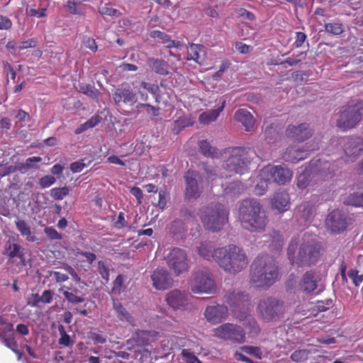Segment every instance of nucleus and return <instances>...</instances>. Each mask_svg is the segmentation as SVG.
I'll return each instance as SVG.
<instances>
[{
	"label": "nucleus",
	"mask_w": 363,
	"mask_h": 363,
	"mask_svg": "<svg viewBox=\"0 0 363 363\" xmlns=\"http://www.w3.org/2000/svg\"><path fill=\"white\" fill-rule=\"evenodd\" d=\"M238 218L242 227L251 233L264 231L267 224V218L262 210V206L255 199H245L240 202Z\"/></svg>",
	"instance_id": "obj_1"
},
{
	"label": "nucleus",
	"mask_w": 363,
	"mask_h": 363,
	"mask_svg": "<svg viewBox=\"0 0 363 363\" xmlns=\"http://www.w3.org/2000/svg\"><path fill=\"white\" fill-rule=\"evenodd\" d=\"M298 241L292 239L287 248L288 258L293 265L298 267H310L315 265L320 257V245L315 240L303 242L296 253Z\"/></svg>",
	"instance_id": "obj_2"
},
{
	"label": "nucleus",
	"mask_w": 363,
	"mask_h": 363,
	"mask_svg": "<svg viewBox=\"0 0 363 363\" xmlns=\"http://www.w3.org/2000/svg\"><path fill=\"white\" fill-rule=\"evenodd\" d=\"M216 262L224 271L237 274L248 264V259L244 250L235 245L218 247L216 251Z\"/></svg>",
	"instance_id": "obj_3"
},
{
	"label": "nucleus",
	"mask_w": 363,
	"mask_h": 363,
	"mask_svg": "<svg viewBox=\"0 0 363 363\" xmlns=\"http://www.w3.org/2000/svg\"><path fill=\"white\" fill-rule=\"evenodd\" d=\"M278 277V267L269 257H257L251 265L250 281L256 287H269L275 283Z\"/></svg>",
	"instance_id": "obj_4"
},
{
	"label": "nucleus",
	"mask_w": 363,
	"mask_h": 363,
	"mask_svg": "<svg viewBox=\"0 0 363 363\" xmlns=\"http://www.w3.org/2000/svg\"><path fill=\"white\" fill-rule=\"evenodd\" d=\"M204 228L212 232L220 231L228 220V211L221 203H211L199 211Z\"/></svg>",
	"instance_id": "obj_5"
},
{
	"label": "nucleus",
	"mask_w": 363,
	"mask_h": 363,
	"mask_svg": "<svg viewBox=\"0 0 363 363\" xmlns=\"http://www.w3.org/2000/svg\"><path fill=\"white\" fill-rule=\"evenodd\" d=\"M363 115V100L352 99L337 113L336 125L346 131L356 127Z\"/></svg>",
	"instance_id": "obj_6"
},
{
	"label": "nucleus",
	"mask_w": 363,
	"mask_h": 363,
	"mask_svg": "<svg viewBox=\"0 0 363 363\" xmlns=\"http://www.w3.org/2000/svg\"><path fill=\"white\" fill-rule=\"evenodd\" d=\"M230 155L224 162L223 167L227 171L243 174L247 165L256 156L255 151L249 147H235L229 151Z\"/></svg>",
	"instance_id": "obj_7"
},
{
	"label": "nucleus",
	"mask_w": 363,
	"mask_h": 363,
	"mask_svg": "<svg viewBox=\"0 0 363 363\" xmlns=\"http://www.w3.org/2000/svg\"><path fill=\"white\" fill-rule=\"evenodd\" d=\"M224 302L237 319L242 320L246 318L250 304L247 294L238 289L228 290L224 296Z\"/></svg>",
	"instance_id": "obj_8"
},
{
	"label": "nucleus",
	"mask_w": 363,
	"mask_h": 363,
	"mask_svg": "<svg viewBox=\"0 0 363 363\" xmlns=\"http://www.w3.org/2000/svg\"><path fill=\"white\" fill-rule=\"evenodd\" d=\"M285 311L284 301L274 297L263 298L257 305V312L265 322L279 320L283 317Z\"/></svg>",
	"instance_id": "obj_9"
},
{
	"label": "nucleus",
	"mask_w": 363,
	"mask_h": 363,
	"mask_svg": "<svg viewBox=\"0 0 363 363\" xmlns=\"http://www.w3.org/2000/svg\"><path fill=\"white\" fill-rule=\"evenodd\" d=\"M164 260L168 267L176 276H179L187 272L189 268L186 252L179 247L171 249L164 256Z\"/></svg>",
	"instance_id": "obj_10"
},
{
	"label": "nucleus",
	"mask_w": 363,
	"mask_h": 363,
	"mask_svg": "<svg viewBox=\"0 0 363 363\" xmlns=\"http://www.w3.org/2000/svg\"><path fill=\"white\" fill-rule=\"evenodd\" d=\"M338 169L337 164L335 162L318 160L311 167L313 179L315 183L326 182L332 179Z\"/></svg>",
	"instance_id": "obj_11"
},
{
	"label": "nucleus",
	"mask_w": 363,
	"mask_h": 363,
	"mask_svg": "<svg viewBox=\"0 0 363 363\" xmlns=\"http://www.w3.org/2000/svg\"><path fill=\"white\" fill-rule=\"evenodd\" d=\"M215 335L224 340L242 344L245 342V333L243 328L235 324L224 323L215 329Z\"/></svg>",
	"instance_id": "obj_12"
},
{
	"label": "nucleus",
	"mask_w": 363,
	"mask_h": 363,
	"mask_svg": "<svg viewBox=\"0 0 363 363\" xmlns=\"http://www.w3.org/2000/svg\"><path fill=\"white\" fill-rule=\"evenodd\" d=\"M262 175L265 179L284 185L291 180L292 172L286 167L268 165L262 169Z\"/></svg>",
	"instance_id": "obj_13"
},
{
	"label": "nucleus",
	"mask_w": 363,
	"mask_h": 363,
	"mask_svg": "<svg viewBox=\"0 0 363 363\" xmlns=\"http://www.w3.org/2000/svg\"><path fill=\"white\" fill-rule=\"evenodd\" d=\"M191 290L194 294H212L216 291L215 282L208 273L199 271L194 275Z\"/></svg>",
	"instance_id": "obj_14"
},
{
	"label": "nucleus",
	"mask_w": 363,
	"mask_h": 363,
	"mask_svg": "<svg viewBox=\"0 0 363 363\" xmlns=\"http://www.w3.org/2000/svg\"><path fill=\"white\" fill-rule=\"evenodd\" d=\"M325 222L327 229L334 234L342 233L348 225L347 216L339 209L330 212Z\"/></svg>",
	"instance_id": "obj_15"
},
{
	"label": "nucleus",
	"mask_w": 363,
	"mask_h": 363,
	"mask_svg": "<svg viewBox=\"0 0 363 363\" xmlns=\"http://www.w3.org/2000/svg\"><path fill=\"white\" fill-rule=\"evenodd\" d=\"M199 174L194 171H188L184 175V199L188 202L198 199L203 191L199 184Z\"/></svg>",
	"instance_id": "obj_16"
},
{
	"label": "nucleus",
	"mask_w": 363,
	"mask_h": 363,
	"mask_svg": "<svg viewBox=\"0 0 363 363\" xmlns=\"http://www.w3.org/2000/svg\"><path fill=\"white\" fill-rule=\"evenodd\" d=\"M344 153L352 162L363 153V138L361 137H348L343 140Z\"/></svg>",
	"instance_id": "obj_17"
},
{
	"label": "nucleus",
	"mask_w": 363,
	"mask_h": 363,
	"mask_svg": "<svg viewBox=\"0 0 363 363\" xmlns=\"http://www.w3.org/2000/svg\"><path fill=\"white\" fill-rule=\"evenodd\" d=\"M113 100L116 105L135 104L138 101L137 94L127 84L118 86L113 93Z\"/></svg>",
	"instance_id": "obj_18"
},
{
	"label": "nucleus",
	"mask_w": 363,
	"mask_h": 363,
	"mask_svg": "<svg viewBox=\"0 0 363 363\" xmlns=\"http://www.w3.org/2000/svg\"><path fill=\"white\" fill-rule=\"evenodd\" d=\"M320 273L315 269L306 271L301 277L298 282V289L306 294L313 292L318 288V284L320 281Z\"/></svg>",
	"instance_id": "obj_19"
},
{
	"label": "nucleus",
	"mask_w": 363,
	"mask_h": 363,
	"mask_svg": "<svg viewBox=\"0 0 363 363\" xmlns=\"http://www.w3.org/2000/svg\"><path fill=\"white\" fill-rule=\"evenodd\" d=\"M313 148H310L307 144L294 145L289 146L283 155V159L286 162L296 163L306 159Z\"/></svg>",
	"instance_id": "obj_20"
},
{
	"label": "nucleus",
	"mask_w": 363,
	"mask_h": 363,
	"mask_svg": "<svg viewBox=\"0 0 363 363\" xmlns=\"http://www.w3.org/2000/svg\"><path fill=\"white\" fill-rule=\"evenodd\" d=\"M153 286L157 290H165L173 285L174 280L169 272L164 268H157L151 274Z\"/></svg>",
	"instance_id": "obj_21"
},
{
	"label": "nucleus",
	"mask_w": 363,
	"mask_h": 363,
	"mask_svg": "<svg viewBox=\"0 0 363 363\" xmlns=\"http://www.w3.org/2000/svg\"><path fill=\"white\" fill-rule=\"evenodd\" d=\"M313 135L309 124L303 123L298 125H290L286 130V135L294 141L303 142Z\"/></svg>",
	"instance_id": "obj_22"
},
{
	"label": "nucleus",
	"mask_w": 363,
	"mask_h": 363,
	"mask_svg": "<svg viewBox=\"0 0 363 363\" xmlns=\"http://www.w3.org/2000/svg\"><path fill=\"white\" fill-rule=\"evenodd\" d=\"M228 314V308L226 306L216 304L206 307L204 315L206 320L212 324H217L224 320Z\"/></svg>",
	"instance_id": "obj_23"
},
{
	"label": "nucleus",
	"mask_w": 363,
	"mask_h": 363,
	"mask_svg": "<svg viewBox=\"0 0 363 363\" xmlns=\"http://www.w3.org/2000/svg\"><path fill=\"white\" fill-rule=\"evenodd\" d=\"M165 301L174 310L183 309L187 304L188 293L178 289L172 290L167 294Z\"/></svg>",
	"instance_id": "obj_24"
},
{
	"label": "nucleus",
	"mask_w": 363,
	"mask_h": 363,
	"mask_svg": "<svg viewBox=\"0 0 363 363\" xmlns=\"http://www.w3.org/2000/svg\"><path fill=\"white\" fill-rule=\"evenodd\" d=\"M234 119L242 123L247 131H250L254 128V117L247 109L240 108L237 110L234 114Z\"/></svg>",
	"instance_id": "obj_25"
},
{
	"label": "nucleus",
	"mask_w": 363,
	"mask_h": 363,
	"mask_svg": "<svg viewBox=\"0 0 363 363\" xmlns=\"http://www.w3.org/2000/svg\"><path fill=\"white\" fill-rule=\"evenodd\" d=\"M157 333L152 330H137L132 340L137 346L143 347L150 345L156 338Z\"/></svg>",
	"instance_id": "obj_26"
},
{
	"label": "nucleus",
	"mask_w": 363,
	"mask_h": 363,
	"mask_svg": "<svg viewBox=\"0 0 363 363\" xmlns=\"http://www.w3.org/2000/svg\"><path fill=\"white\" fill-rule=\"evenodd\" d=\"M206 50L202 45L191 44L187 50V60H194L199 65L205 62Z\"/></svg>",
	"instance_id": "obj_27"
},
{
	"label": "nucleus",
	"mask_w": 363,
	"mask_h": 363,
	"mask_svg": "<svg viewBox=\"0 0 363 363\" xmlns=\"http://www.w3.org/2000/svg\"><path fill=\"white\" fill-rule=\"evenodd\" d=\"M289 206V196L286 191H277L272 199V206L279 212L286 211Z\"/></svg>",
	"instance_id": "obj_28"
},
{
	"label": "nucleus",
	"mask_w": 363,
	"mask_h": 363,
	"mask_svg": "<svg viewBox=\"0 0 363 363\" xmlns=\"http://www.w3.org/2000/svg\"><path fill=\"white\" fill-rule=\"evenodd\" d=\"M217 248H215V245L211 241H204L201 242L197 247V251L199 255L203 259L208 261L216 262V251Z\"/></svg>",
	"instance_id": "obj_29"
},
{
	"label": "nucleus",
	"mask_w": 363,
	"mask_h": 363,
	"mask_svg": "<svg viewBox=\"0 0 363 363\" xmlns=\"http://www.w3.org/2000/svg\"><path fill=\"white\" fill-rule=\"evenodd\" d=\"M113 308L116 313L117 318L121 321L126 322L131 325H135L134 318L118 299H113Z\"/></svg>",
	"instance_id": "obj_30"
},
{
	"label": "nucleus",
	"mask_w": 363,
	"mask_h": 363,
	"mask_svg": "<svg viewBox=\"0 0 363 363\" xmlns=\"http://www.w3.org/2000/svg\"><path fill=\"white\" fill-rule=\"evenodd\" d=\"M147 65L153 72L160 75H167L169 73V65L162 59L150 57L147 60Z\"/></svg>",
	"instance_id": "obj_31"
},
{
	"label": "nucleus",
	"mask_w": 363,
	"mask_h": 363,
	"mask_svg": "<svg viewBox=\"0 0 363 363\" xmlns=\"http://www.w3.org/2000/svg\"><path fill=\"white\" fill-rule=\"evenodd\" d=\"M225 105V101H222L221 105L216 109H211L202 113L199 116V121L203 124H209L211 122L216 121L220 112L223 111Z\"/></svg>",
	"instance_id": "obj_32"
},
{
	"label": "nucleus",
	"mask_w": 363,
	"mask_h": 363,
	"mask_svg": "<svg viewBox=\"0 0 363 363\" xmlns=\"http://www.w3.org/2000/svg\"><path fill=\"white\" fill-rule=\"evenodd\" d=\"M4 255L9 257V260L15 257H22L24 255V251L22 247L14 242H11L10 240L7 241L4 246Z\"/></svg>",
	"instance_id": "obj_33"
},
{
	"label": "nucleus",
	"mask_w": 363,
	"mask_h": 363,
	"mask_svg": "<svg viewBox=\"0 0 363 363\" xmlns=\"http://www.w3.org/2000/svg\"><path fill=\"white\" fill-rule=\"evenodd\" d=\"M77 89L79 92L85 94L94 101H99L100 91L94 85L80 82L78 84Z\"/></svg>",
	"instance_id": "obj_34"
},
{
	"label": "nucleus",
	"mask_w": 363,
	"mask_h": 363,
	"mask_svg": "<svg viewBox=\"0 0 363 363\" xmlns=\"http://www.w3.org/2000/svg\"><path fill=\"white\" fill-rule=\"evenodd\" d=\"M316 184L315 180L313 179L312 170L305 169L297 177V186L301 189H304L308 186H314Z\"/></svg>",
	"instance_id": "obj_35"
},
{
	"label": "nucleus",
	"mask_w": 363,
	"mask_h": 363,
	"mask_svg": "<svg viewBox=\"0 0 363 363\" xmlns=\"http://www.w3.org/2000/svg\"><path fill=\"white\" fill-rule=\"evenodd\" d=\"M298 218L304 222H310L315 214L314 206L307 202L300 205L298 208Z\"/></svg>",
	"instance_id": "obj_36"
},
{
	"label": "nucleus",
	"mask_w": 363,
	"mask_h": 363,
	"mask_svg": "<svg viewBox=\"0 0 363 363\" xmlns=\"http://www.w3.org/2000/svg\"><path fill=\"white\" fill-rule=\"evenodd\" d=\"M17 230L20 232L22 236L26 237V240L28 242H35L36 237L31 233L30 225L24 220H17L15 221Z\"/></svg>",
	"instance_id": "obj_37"
},
{
	"label": "nucleus",
	"mask_w": 363,
	"mask_h": 363,
	"mask_svg": "<svg viewBox=\"0 0 363 363\" xmlns=\"http://www.w3.org/2000/svg\"><path fill=\"white\" fill-rule=\"evenodd\" d=\"M199 150L202 155L207 157L216 158L218 157V150L211 145L209 142L203 140L199 143Z\"/></svg>",
	"instance_id": "obj_38"
},
{
	"label": "nucleus",
	"mask_w": 363,
	"mask_h": 363,
	"mask_svg": "<svg viewBox=\"0 0 363 363\" xmlns=\"http://www.w3.org/2000/svg\"><path fill=\"white\" fill-rule=\"evenodd\" d=\"M244 191L243 184L238 181L230 182L225 189L224 194L227 196L237 197Z\"/></svg>",
	"instance_id": "obj_39"
},
{
	"label": "nucleus",
	"mask_w": 363,
	"mask_h": 363,
	"mask_svg": "<svg viewBox=\"0 0 363 363\" xmlns=\"http://www.w3.org/2000/svg\"><path fill=\"white\" fill-rule=\"evenodd\" d=\"M324 28L326 33L335 36L340 35L345 30L344 25L340 20L325 23Z\"/></svg>",
	"instance_id": "obj_40"
},
{
	"label": "nucleus",
	"mask_w": 363,
	"mask_h": 363,
	"mask_svg": "<svg viewBox=\"0 0 363 363\" xmlns=\"http://www.w3.org/2000/svg\"><path fill=\"white\" fill-rule=\"evenodd\" d=\"M244 321L243 325L248 330V333L252 335H257L260 332V328L257 321L247 311V316L245 318L242 320Z\"/></svg>",
	"instance_id": "obj_41"
},
{
	"label": "nucleus",
	"mask_w": 363,
	"mask_h": 363,
	"mask_svg": "<svg viewBox=\"0 0 363 363\" xmlns=\"http://www.w3.org/2000/svg\"><path fill=\"white\" fill-rule=\"evenodd\" d=\"M272 183L270 179H265L262 175V171L259 174V181L256 184L254 191L256 195L262 196L265 194L269 188V184Z\"/></svg>",
	"instance_id": "obj_42"
},
{
	"label": "nucleus",
	"mask_w": 363,
	"mask_h": 363,
	"mask_svg": "<svg viewBox=\"0 0 363 363\" xmlns=\"http://www.w3.org/2000/svg\"><path fill=\"white\" fill-rule=\"evenodd\" d=\"M347 205L363 208V193L356 192L350 194L345 201Z\"/></svg>",
	"instance_id": "obj_43"
},
{
	"label": "nucleus",
	"mask_w": 363,
	"mask_h": 363,
	"mask_svg": "<svg viewBox=\"0 0 363 363\" xmlns=\"http://www.w3.org/2000/svg\"><path fill=\"white\" fill-rule=\"evenodd\" d=\"M264 135L268 143H274L279 137V133L272 124L266 126Z\"/></svg>",
	"instance_id": "obj_44"
},
{
	"label": "nucleus",
	"mask_w": 363,
	"mask_h": 363,
	"mask_svg": "<svg viewBox=\"0 0 363 363\" xmlns=\"http://www.w3.org/2000/svg\"><path fill=\"white\" fill-rule=\"evenodd\" d=\"M69 193V189L67 186L53 188L50 190V196L57 201L62 200Z\"/></svg>",
	"instance_id": "obj_45"
},
{
	"label": "nucleus",
	"mask_w": 363,
	"mask_h": 363,
	"mask_svg": "<svg viewBox=\"0 0 363 363\" xmlns=\"http://www.w3.org/2000/svg\"><path fill=\"white\" fill-rule=\"evenodd\" d=\"M271 237L272 247L277 251L281 250L284 245L283 235L278 231H273Z\"/></svg>",
	"instance_id": "obj_46"
},
{
	"label": "nucleus",
	"mask_w": 363,
	"mask_h": 363,
	"mask_svg": "<svg viewBox=\"0 0 363 363\" xmlns=\"http://www.w3.org/2000/svg\"><path fill=\"white\" fill-rule=\"evenodd\" d=\"M310 352L307 350H295L290 356L291 359L295 362H301L308 359Z\"/></svg>",
	"instance_id": "obj_47"
},
{
	"label": "nucleus",
	"mask_w": 363,
	"mask_h": 363,
	"mask_svg": "<svg viewBox=\"0 0 363 363\" xmlns=\"http://www.w3.org/2000/svg\"><path fill=\"white\" fill-rule=\"evenodd\" d=\"M99 12L103 16H108L111 17H119L122 13L117 9L109 7L108 4L100 6L99 8Z\"/></svg>",
	"instance_id": "obj_48"
},
{
	"label": "nucleus",
	"mask_w": 363,
	"mask_h": 363,
	"mask_svg": "<svg viewBox=\"0 0 363 363\" xmlns=\"http://www.w3.org/2000/svg\"><path fill=\"white\" fill-rule=\"evenodd\" d=\"M240 350L246 354L253 355L256 358L260 359L262 357V352L259 347L254 346H242Z\"/></svg>",
	"instance_id": "obj_49"
},
{
	"label": "nucleus",
	"mask_w": 363,
	"mask_h": 363,
	"mask_svg": "<svg viewBox=\"0 0 363 363\" xmlns=\"http://www.w3.org/2000/svg\"><path fill=\"white\" fill-rule=\"evenodd\" d=\"M63 295L67 301L72 304H78L84 301L82 296L76 295L73 291H63Z\"/></svg>",
	"instance_id": "obj_50"
},
{
	"label": "nucleus",
	"mask_w": 363,
	"mask_h": 363,
	"mask_svg": "<svg viewBox=\"0 0 363 363\" xmlns=\"http://www.w3.org/2000/svg\"><path fill=\"white\" fill-rule=\"evenodd\" d=\"M347 276L352 280L353 284L358 286L363 281V274H359V271L356 269H350Z\"/></svg>",
	"instance_id": "obj_51"
},
{
	"label": "nucleus",
	"mask_w": 363,
	"mask_h": 363,
	"mask_svg": "<svg viewBox=\"0 0 363 363\" xmlns=\"http://www.w3.org/2000/svg\"><path fill=\"white\" fill-rule=\"evenodd\" d=\"M84 161L85 159H83L72 162L70 164V170L74 173H78L82 172L85 167H87L91 163L90 160H89L87 163H85Z\"/></svg>",
	"instance_id": "obj_52"
},
{
	"label": "nucleus",
	"mask_w": 363,
	"mask_h": 363,
	"mask_svg": "<svg viewBox=\"0 0 363 363\" xmlns=\"http://www.w3.org/2000/svg\"><path fill=\"white\" fill-rule=\"evenodd\" d=\"M98 269L99 272L103 279L106 281V282H108L109 281V269L105 265L103 261H99L98 262Z\"/></svg>",
	"instance_id": "obj_53"
},
{
	"label": "nucleus",
	"mask_w": 363,
	"mask_h": 363,
	"mask_svg": "<svg viewBox=\"0 0 363 363\" xmlns=\"http://www.w3.org/2000/svg\"><path fill=\"white\" fill-rule=\"evenodd\" d=\"M182 355L186 359V363H202L193 352H189L188 350L184 349L182 352Z\"/></svg>",
	"instance_id": "obj_54"
},
{
	"label": "nucleus",
	"mask_w": 363,
	"mask_h": 363,
	"mask_svg": "<svg viewBox=\"0 0 363 363\" xmlns=\"http://www.w3.org/2000/svg\"><path fill=\"white\" fill-rule=\"evenodd\" d=\"M56 182V179L52 175H46L39 180V184L41 188L45 189L50 186Z\"/></svg>",
	"instance_id": "obj_55"
},
{
	"label": "nucleus",
	"mask_w": 363,
	"mask_h": 363,
	"mask_svg": "<svg viewBox=\"0 0 363 363\" xmlns=\"http://www.w3.org/2000/svg\"><path fill=\"white\" fill-rule=\"evenodd\" d=\"M167 199H168V194H167V191L162 190V189L160 190L159 191V201L157 203V206L162 211H163L166 207Z\"/></svg>",
	"instance_id": "obj_56"
},
{
	"label": "nucleus",
	"mask_w": 363,
	"mask_h": 363,
	"mask_svg": "<svg viewBox=\"0 0 363 363\" xmlns=\"http://www.w3.org/2000/svg\"><path fill=\"white\" fill-rule=\"evenodd\" d=\"M140 86L143 89H146L151 94H157L160 92V87L157 84H151L143 81L140 83Z\"/></svg>",
	"instance_id": "obj_57"
},
{
	"label": "nucleus",
	"mask_w": 363,
	"mask_h": 363,
	"mask_svg": "<svg viewBox=\"0 0 363 363\" xmlns=\"http://www.w3.org/2000/svg\"><path fill=\"white\" fill-rule=\"evenodd\" d=\"M44 232L45 235L50 239V240H61L62 235L60 233H59L56 229H55L53 227H46L44 229Z\"/></svg>",
	"instance_id": "obj_58"
},
{
	"label": "nucleus",
	"mask_w": 363,
	"mask_h": 363,
	"mask_svg": "<svg viewBox=\"0 0 363 363\" xmlns=\"http://www.w3.org/2000/svg\"><path fill=\"white\" fill-rule=\"evenodd\" d=\"M307 35L306 33L298 31L296 33L295 41L293 46L296 48H301L303 43L306 40Z\"/></svg>",
	"instance_id": "obj_59"
},
{
	"label": "nucleus",
	"mask_w": 363,
	"mask_h": 363,
	"mask_svg": "<svg viewBox=\"0 0 363 363\" xmlns=\"http://www.w3.org/2000/svg\"><path fill=\"white\" fill-rule=\"evenodd\" d=\"M47 9L46 8H42L40 9H26V13L27 15L30 16H37L38 18H43L47 16L46 13Z\"/></svg>",
	"instance_id": "obj_60"
},
{
	"label": "nucleus",
	"mask_w": 363,
	"mask_h": 363,
	"mask_svg": "<svg viewBox=\"0 0 363 363\" xmlns=\"http://www.w3.org/2000/svg\"><path fill=\"white\" fill-rule=\"evenodd\" d=\"M1 163H2L3 177H4L7 175H9L11 174H13V173L16 172V171H18V168L16 167V165L9 164V162L4 163V162H2Z\"/></svg>",
	"instance_id": "obj_61"
},
{
	"label": "nucleus",
	"mask_w": 363,
	"mask_h": 363,
	"mask_svg": "<svg viewBox=\"0 0 363 363\" xmlns=\"http://www.w3.org/2000/svg\"><path fill=\"white\" fill-rule=\"evenodd\" d=\"M189 121L186 118H179L174 121V130L179 133L182 129L188 126Z\"/></svg>",
	"instance_id": "obj_62"
},
{
	"label": "nucleus",
	"mask_w": 363,
	"mask_h": 363,
	"mask_svg": "<svg viewBox=\"0 0 363 363\" xmlns=\"http://www.w3.org/2000/svg\"><path fill=\"white\" fill-rule=\"evenodd\" d=\"M16 337L13 333L11 334H2L0 337V341L8 347V345H11L14 341Z\"/></svg>",
	"instance_id": "obj_63"
},
{
	"label": "nucleus",
	"mask_w": 363,
	"mask_h": 363,
	"mask_svg": "<svg viewBox=\"0 0 363 363\" xmlns=\"http://www.w3.org/2000/svg\"><path fill=\"white\" fill-rule=\"evenodd\" d=\"M12 27V21L7 17L0 14V30H9Z\"/></svg>",
	"instance_id": "obj_64"
}]
</instances>
